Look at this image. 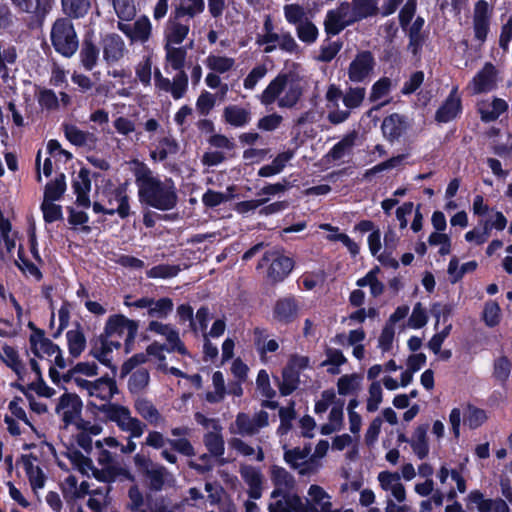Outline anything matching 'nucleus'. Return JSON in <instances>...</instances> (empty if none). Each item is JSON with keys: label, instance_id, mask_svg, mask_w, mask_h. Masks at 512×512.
I'll list each match as a JSON object with an SVG mask.
<instances>
[{"label": "nucleus", "instance_id": "ea45409f", "mask_svg": "<svg viewBox=\"0 0 512 512\" xmlns=\"http://www.w3.org/2000/svg\"><path fill=\"white\" fill-rule=\"evenodd\" d=\"M377 0H352L350 14L354 22L372 17L378 14Z\"/></svg>", "mask_w": 512, "mask_h": 512}, {"label": "nucleus", "instance_id": "6e6d98bb", "mask_svg": "<svg viewBox=\"0 0 512 512\" xmlns=\"http://www.w3.org/2000/svg\"><path fill=\"white\" fill-rule=\"evenodd\" d=\"M366 89L363 87H350L343 95L344 110L349 112L360 107L365 99Z\"/></svg>", "mask_w": 512, "mask_h": 512}, {"label": "nucleus", "instance_id": "412c9836", "mask_svg": "<svg viewBox=\"0 0 512 512\" xmlns=\"http://www.w3.org/2000/svg\"><path fill=\"white\" fill-rule=\"evenodd\" d=\"M117 27L132 42L145 43L149 40L152 32L151 22L146 16L139 17L133 24H126L120 21Z\"/></svg>", "mask_w": 512, "mask_h": 512}, {"label": "nucleus", "instance_id": "ddd939ff", "mask_svg": "<svg viewBox=\"0 0 512 512\" xmlns=\"http://www.w3.org/2000/svg\"><path fill=\"white\" fill-rule=\"evenodd\" d=\"M137 331L138 323L121 314L110 316L104 328L106 337L125 336L126 352L130 351V346L135 340Z\"/></svg>", "mask_w": 512, "mask_h": 512}, {"label": "nucleus", "instance_id": "72a5a7b5", "mask_svg": "<svg viewBox=\"0 0 512 512\" xmlns=\"http://www.w3.org/2000/svg\"><path fill=\"white\" fill-rule=\"evenodd\" d=\"M311 453V447L305 446L304 448L286 449L284 451V460L294 469H300L299 473L302 475L310 472L309 468H302L307 464V458Z\"/></svg>", "mask_w": 512, "mask_h": 512}, {"label": "nucleus", "instance_id": "a19ab883", "mask_svg": "<svg viewBox=\"0 0 512 512\" xmlns=\"http://www.w3.org/2000/svg\"><path fill=\"white\" fill-rule=\"evenodd\" d=\"M181 17H174L167 23L165 38L166 44H181L189 32V24L181 23L179 21Z\"/></svg>", "mask_w": 512, "mask_h": 512}, {"label": "nucleus", "instance_id": "de8ad7c7", "mask_svg": "<svg viewBox=\"0 0 512 512\" xmlns=\"http://www.w3.org/2000/svg\"><path fill=\"white\" fill-rule=\"evenodd\" d=\"M424 19L422 17H417L415 21L409 26L408 36H409V45L408 49L412 52L413 55H416L422 44L424 42V36L422 34V28L424 26Z\"/></svg>", "mask_w": 512, "mask_h": 512}, {"label": "nucleus", "instance_id": "7ed1b4c3", "mask_svg": "<svg viewBox=\"0 0 512 512\" xmlns=\"http://www.w3.org/2000/svg\"><path fill=\"white\" fill-rule=\"evenodd\" d=\"M67 457L75 469L82 475H92L95 479L104 483H112L117 479L134 480L133 475L117 461L111 464L100 465L101 468H96L91 458L83 455L77 450H72L67 453Z\"/></svg>", "mask_w": 512, "mask_h": 512}, {"label": "nucleus", "instance_id": "e433bc0d", "mask_svg": "<svg viewBox=\"0 0 512 512\" xmlns=\"http://www.w3.org/2000/svg\"><path fill=\"white\" fill-rule=\"evenodd\" d=\"M382 132L389 141L398 139L406 129L405 118L399 114H392L384 118Z\"/></svg>", "mask_w": 512, "mask_h": 512}, {"label": "nucleus", "instance_id": "5701e85b", "mask_svg": "<svg viewBox=\"0 0 512 512\" xmlns=\"http://www.w3.org/2000/svg\"><path fill=\"white\" fill-rule=\"evenodd\" d=\"M467 502L475 505L478 512H510L506 501L502 498H486L480 490H472L467 496Z\"/></svg>", "mask_w": 512, "mask_h": 512}, {"label": "nucleus", "instance_id": "6ab92c4d", "mask_svg": "<svg viewBox=\"0 0 512 512\" xmlns=\"http://www.w3.org/2000/svg\"><path fill=\"white\" fill-rule=\"evenodd\" d=\"M150 332L163 336L168 344L167 350L170 352H178L179 354L186 355L187 349L184 343L180 340L178 331L170 324H164L158 321H151L148 325Z\"/></svg>", "mask_w": 512, "mask_h": 512}, {"label": "nucleus", "instance_id": "338daca9", "mask_svg": "<svg viewBox=\"0 0 512 512\" xmlns=\"http://www.w3.org/2000/svg\"><path fill=\"white\" fill-rule=\"evenodd\" d=\"M383 400V391L380 382L373 381L368 389L366 409L368 412H375L379 409Z\"/></svg>", "mask_w": 512, "mask_h": 512}, {"label": "nucleus", "instance_id": "f704fd0d", "mask_svg": "<svg viewBox=\"0 0 512 512\" xmlns=\"http://www.w3.org/2000/svg\"><path fill=\"white\" fill-rule=\"evenodd\" d=\"M507 109V102L501 98H494L492 102L482 101L478 104V111L484 122L496 120Z\"/></svg>", "mask_w": 512, "mask_h": 512}, {"label": "nucleus", "instance_id": "bb28decb", "mask_svg": "<svg viewBox=\"0 0 512 512\" xmlns=\"http://www.w3.org/2000/svg\"><path fill=\"white\" fill-rule=\"evenodd\" d=\"M106 207L107 210H105V214L113 215L117 213L121 218L128 217L130 214V206L126 190L119 187L108 192Z\"/></svg>", "mask_w": 512, "mask_h": 512}, {"label": "nucleus", "instance_id": "c85d7f7f", "mask_svg": "<svg viewBox=\"0 0 512 512\" xmlns=\"http://www.w3.org/2000/svg\"><path fill=\"white\" fill-rule=\"evenodd\" d=\"M110 338L111 337H106L104 333L100 335L92 345L90 352L94 358L108 367H111L110 354L114 349H118L120 347V343L118 341H114Z\"/></svg>", "mask_w": 512, "mask_h": 512}, {"label": "nucleus", "instance_id": "bf43d9fd", "mask_svg": "<svg viewBox=\"0 0 512 512\" xmlns=\"http://www.w3.org/2000/svg\"><path fill=\"white\" fill-rule=\"evenodd\" d=\"M214 391L206 394V400L210 403H218L224 399L226 394L225 380L222 372L216 371L212 376Z\"/></svg>", "mask_w": 512, "mask_h": 512}, {"label": "nucleus", "instance_id": "58836bf2", "mask_svg": "<svg viewBox=\"0 0 512 512\" xmlns=\"http://www.w3.org/2000/svg\"><path fill=\"white\" fill-rule=\"evenodd\" d=\"M178 149L179 145L173 137L164 136L157 140L155 148L150 152V157L154 161L162 162L169 155L176 154Z\"/></svg>", "mask_w": 512, "mask_h": 512}, {"label": "nucleus", "instance_id": "2f4dec72", "mask_svg": "<svg viewBox=\"0 0 512 512\" xmlns=\"http://www.w3.org/2000/svg\"><path fill=\"white\" fill-rule=\"evenodd\" d=\"M125 51V43L119 35L108 34L103 38V56L106 61H118L124 56Z\"/></svg>", "mask_w": 512, "mask_h": 512}, {"label": "nucleus", "instance_id": "20e7f679", "mask_svg": "<svg viewBox=\"0 0 512 512\" xmlns=\"http://www.w3.org/2000/svg\"><path fill=\"white\" fill-rule=\"evenodd\" d=\"M29 326L34 330L29 338L30 351L34 355V358L30 359V366L35 373V379L40 380L41 368L36 358L54 363L59 368H64L66 363L60 348L46 338L42 330L36 329L32 323Z\"/></svg>", "mask_w": 512, "mask_h": 512}, {"label": "nucleus", "instance_id": "9d476101", "mask_svg": "<svg viewBox=\"0 0 512 512\" xmlns=\"http://www.w3.org/2000/svg\"><path fill=\"white\" fill-rule=\"evenodd\" d=\"M470 429H477L488 420L487 412L475 405L467 403L462 408H453L449 415V423L456 438L460 436L461 420Z\"/></svg>", "mask_w": 512, "mask_h": 512}, {"label": "nucleus", "instance_id": "473e14b6", "mask_svg": "<svg viewBox=\"0 0 512 512\" xmlns=\"http://www.w3.org/2000/svg\"><path fill=\"white\" fill-rule=\"evenodd\" d=\"M134 408L141 418L151 425L158 426L165 422L155 405L145 398H138L134 403Z\"/></svg>", "mask_w": 512, "mask_h": 512}, {"label": "nucleus", "instance_id": "f257e3e1", "mask_svg": "<svg viewBox=\"0 0 512 512\" xmlns=\"http://www.w3.org/2000/svg\"><path fill=\"white\" fill-rule=\"evenodd\" d=\"M135 182L138 197L142 204L168 211L176 207L178 195L172 179L161 180L145 164H139L135 170Z\"/></svg>", "mask_w": 512, "mask_h": 512}, {"label": "nucleus", "instance_id": "13d9d810", "mask_svg": "<svg viewBox=\"0 0 512 512\" xmlns=\"http://www.w3.org/2000/svg\"><path fill=\"white\" fill-rule=\"evenodd\" d=\"M66 336L70 355L78 357L86 347V338L84 333L77 328L68 331Z\"/></svg>", "mask_w": 512, "mask_h": 512}, {"label": "nucleus", "instance_id": "052dcab7", "mask_svg": "<svg viewBox=\"0 0 512 512\" xmlns=\"http://www.w3.org/2000/svg\"><path fill=\"white\" fill-rule=\"evenodd\" d=\"M150 375L147 369L139 368L134 371L128 381V388L132 393L143 391L149 384Z\"/></svg>", "mask_w": 512, "mask_h": 512}, {"label": "nucleus", "instance_id": "4c0bfd02", "mask_svg": "<svg viewBox=\"0 0 512 512\" xmlns=\"http://www.w3.org/2000/svg\"><path fill=\"white\" fill-rule=\"evenodd\" d=\"M73 189L77 195V203L83 207L90 206V199L88 193L91 189V181L89 179V172L86 169H81L73 181Z\"/></svg>", "mask_w": 512, "mask_h": 512}, {"label": "nucleus", "instance_id": "4d7b16f0", "mask_svg": "<svg viewBox=\"0 0 512 512\" xmlns=\"http://www.w3.org/2000/svg\"><path fill=\"white\" fill-rule=\"evenodd\" d=\"M166 61L174 70L183 71L185 64L186 49L183 47H174L170 44L165 45Z\"/></svg>", "mask_w": 512, "mask_h": 512}, {"label": "nucleus", "instance_id": "69168bd1", "mask_svg": "<svg viewBox=\"0 0 512 512\" xmlns=\"http://www.w3.org/2000/svg\"><path fill=\"white\" fill-rule=\"evenodd\" d=\"M296 33L300 41L306 44H312L318 38V28L309 19L296 26Z\"/></svg>", "mask_w": 512, "mask_h": 512}, {"label": "nucleus", "instance_id": "8fccbe9b", "mask_svg": "<svg viewBox=\"0 0 512 512\" xmlns=\"http://www.w3.org/2000/svg\"><path fill=\"white\" fill-rule=\"evenodd\" d=\"M205 65L211 71L223 74L231 71L235 66V59L218 54H210L205 60Z\"/></svg>", "mask_w": 512, "mask_h": 512}, {"label": "nucleus", "instance_id": "c756f323", "mask_svg": "<svg viewBox=\"0 0 512 512\" xmlns=\"http://www.w3.org/2000/svg\"><path fill=\"white\" fill-rule=\"evenodd\" d=\"M240 475L248 486V494L252 499H259L262 495L263 475L259 469L244 465L240 468Z\"/></svg>", "mask_w": 512, "mask_h": 512}, {"label": "nucleus", "instance_id": "1a4fd4ad", "mask_svg": "<svg viewBox=\"0 0 512 512\" xmlns=\"http://www.w3.org/2000/svg\"><path fill=\"white\" fill-rule=\"evenodd\" d=\"M83 403L80 397L73 393L62 394L55 406V413L65 427L73 425L77 430H84L89 422L82 418Z\"/></svg>", "mask_w": 512, "mask_h": 512}, {"label": "nucleus", "instance_id": "37998d69", "mask_svg": "<svg viewBox=\"0 0 512 512\" xmlns=\"http://www.w3.org/2000/svg\"><path fill=\"white\" fill-rule=\"evenodd\" d=\"M297 310L298 306L294 298H283L277 301L274 316L278 321L288 323L296 317Z\"/></svg>", "mask_w": 512, "mask_h": 512}, {"label": "nucleus", "instance_id": "680f3d73", "mask_svg": "<svg viewBox=\"0 0 512 512\" xmlns=\"http://www.w3.org/2000/svg\"><path fill=\"white\" fill-rule=\"evenodd\" d=\"M173 310V302L170 298H161L157 301L151 298L148 315L152 318H166Z\"/></svg>", "mask_w": 512, "mask_h": 512}, {"label": "nucleus", "instance_id": "4468645a", "mask_svg": "<svg viewBox=\"0 0 512 512\" xmlns=\"http://www.w3.org/2000/svg\"><path fill=\"white\" fill-rule=\"evenodd\" d=\"M375 58L370 51H361L350 62L347 75L353 83H363L369 79L375 68Z\"/></svg>", "mask_w": 512, "mask_h": 512}, {"label": "nucleus", "instance_id": "aec40b11", "mask_svg": "<svg viewBox=\"0 0 512 512\" xmlns=\"http://www.w3.org/2000/svg\"><path fill=\"white\" fill-rule=\"evenodd\" d=\"M150 491L160 492L167 486H173L175 478L162 464L155 463L144 475Z\"/></svg>", "mask_w": 512, "mask_h": 512}, {"label": "nucleus", "instance_id": "09e8293b", "mask_svg": "<svg viewBox=\"0 0 512 512\" xmlns=\"http://www.w3.org/2000/svg\"><path fill=\"white\" fill-rule=\"evenodd\" d=\"M357 132L352 131L345 135L338 143H336L329 152V156L333 160H339L349 154L356 142Z\"/></svg>", "mask_w": 512, "mask_h": 512}, {"label": "nucleus", "instance_id": "4be33fe9", "mask_svg": "<svg viewBox=\"0 0 512 512\" xmlns=\"http://www.w3.org/2000/svg\"><path fill=\"white\" fill-rule=\"evenodd\" d=\"M490 12L488 3L484 0L476 2L473 12V30L475 39L484 43L490 29Z\"/></svg>", "mask_w": 512, "mask_h": 512}, {"label": "nucleus", "instance_id": "6e6552de", "mask_svg": "<svg viewBox=\"0 0 512 512\" xmlns=\"http://www.w3.org/2000/svg\"><path fill=\"white\" fill-rule=\"evenodd\" d=\"M50 38L54 49L65 57L72 56L78 49L77 34L67 18H59L53 23Z\"/></svg>", "mask_w": 512, "mask_h": 512}, {"label": "nucleus", "instance_id": "cd10ccee", "mask_svg": "<svg viewBox=\"0 0 512 512\" xmlns=\"http://www.w3.org/2000/svg\"><path fill=\"white\" fill-rule=\"evenodd\" d=\"M461 108L462 104L458 94V87H453L449 96L436 111L435 119L441 123L449 122L457 117L461 112Z\"/></svg>", "mask_w": 512, "mask_h": 512}, {"label": "nucleus", "instance_id": "9b49d317", "mask_svg": "<svg viewBox=\"0 0 512 512\" xmlns=\"http://www.w3.org/2000/svg\"><path fill=\"white\" fill-rule=\"evenodd\" d=\"M267 263H270L267 269V280L271 284L282 282L294 268V261L278 250L265 252L257 269H262Z\"/></svg>", "mask_w": 512, "mask_h": 512}, {"label": "nucleus", "instance_id": "79ce46f5", "mask_svg": "<svg viewBox=\"0 0 512 512\" xmlns=\"http://www.w3.org/2000/svg\"><path fill=\"white\" fill-rule=\"evenodd\" d=\"M66 138L76 146L92 147L97 138L93 133L80 130L75 125H66L64 128Z\"/></svg>", "mask_w": 512, "mask_h": 512}, {"label": "nucleus", "instance_id": "39448f33", "mask_svg": "<svg viewBox=\"0 0 512 512\" xmlns=\"http://www.w3.org/2000/svg\"><path fill=\"white\" fill-rule=\"evenodd\" d=\"M73 384L81 393L91 399L89 405L97 409L100 404H111L110 400L118 393L116 381L109 376H103L94 381L82 376H75L73 377Z\"/></svg>", "mask_w": 512, "mask_h": 512}, {"label": "nucleus", "instance_id": "e2e57ef3", "mask_svg": "<svg viewBox=\"0 0 512 512\" xmlns=\"http://www.w3.org/2000/svg\"><path fill=\"white\" fill-rule=\"evenodd\" d=\"M112 4L116 15L122 21L132 20L137 13L134 0H112Z\"/></svg>", "mask_w": 512, "mask_h": 512}, {"label": "nucleus", "instance_id": "a211bd4d", "mask_svg": "<svg viewBox=\"0 0 512 512\" xmlns=\"http://www.w3.org/2000/svg\"><path fill=\"white\" fill-rule=\"evenodd\" d=\"M270 479L274 486L270 497L276 498L286 493H296V481L294 476L285 468L274 465L270 469Z\"/></svg>", "mask_w": 512, "mask_h": 512}, {"label": "nucleus", "instance_id": "2eb2a0df", "mask_svg": "<svg viewBox=\"0 0 512 512\" xmlns=\"http://www.w3.org/2000/svg\"><path fill=\"white\" fill-rule=\"evenodd\" d=\"M377 480L383 491L389 493L387 499H394L398 504L406 501V489L401 482V476L397 472L381 471Z\"/></svg>", "mask_w": 512, "mask_h": 512}, {"label": "nucleus", "instance_id": "0e129e2a", "mask_svg": "<svg viewBox=\"0 0 512 512\" xmlns=\"http://www.w3.org/2000/svg\"><path fill=\"white\" fill-rule=\"evenodd\" d=\"M298 384L299 375L297 372L285 367L282 372V382L279 383V391L281 395H290L297 389Z\"/></svg>", "mask_w": 512, "mask_h": 512}, {"label": "nucleus", "instance_id": "393cba45", "mask_svg": "<svg viewBox=\"0 0 512 512\" xmlns=\"http://www.w3.org/2000/svg\"><path fill=\"white\" fill-rule=\"evenodd\" d=\"M268 504L269 512H307L304 500L297 493H286L276 498H271Z\"/></svg>", "mask_w": 512, "mask_h": 512}, {"label": "nucleus", "instance_id": "b1692460", "mask_svg": "<svg viewBox=\"0 0 512 512\" xmlns=\"http://www.w3.org/2000/svg\"><path fill=\"white\" fill-rule=\"evenodd\" d=\"M497 71L493 64L486 63L483 68L473 77L469 88L473 94H481L492 91L497 84Z\"/></svg>", "mask_w": 512, "mask_h": 512}, {"label": "nucleus", "instance_id": "f03ea898", "mask_svg": "<svg viewBox=\"0 0 512 512\" xmlns=\"http://www.w3.org/2000/svg\"><path fill=\"white\" fill-rule=\"evenodd\" d=\"M304 94L301 79L291 72L279 73L259 95L261 104L274 103L281 109H293Z\"/></svg>", "mask_w": 512, "mask_h": 512}, {"label": "nucleus", "instance_id": "603ef678", "mask_svg": "<svg viewBox=\"0 0 512 512\" xmlns=\"http://www.w3.org/2000/svg\"><path fill=\"white\" fill-rule=\"evenodd\" d=\"M362 377L359 374H346L337 381V389L340 395H350L357 392L361 387Z\"/></svg>", "mask_w": 512, "mask_h": 512}, {"label": "nucleus", "instance_id": "dca6fc26", "mask_svg": "<svg viewBox=\"0 0 512 512\" xmlns=\"http://www.w3.org/2000/svg\"><path fill=\"white\" fill-rule=\"evenodd\" d=\"M353 23L355 22L350 14V4L343 2L336 9L328 11L324 25L328 34L336 35Z\"/></svg>", "mask_w": 512, "mask_h": 512}, {"label": "nucleus", "instance_id": "774afa93", "mask_svg": "<svg viewBox=\"0 0 512 512\" xmlns=\"http://www.w3.org/2000/svg\"><path fill=\"white\" fill-rule=\"evenodd\" d=\"M283 11L286 21L295 26L308 19L305 9L299 4H287L283 7Z\"/></svg>", "mask_w": 512, "mask_h": 512}, {"label": "nucleus", "instance_id": "c9c22d12", "mask_svg": "<svg viewBox=\"0 0 512 512\" xmlns=\"http://www.w3.org/2000/svg\"><path fill=\"white\" fill-rule=\"evenodd\" d=\"M428 425H419L415 428L409 444L414 454L420 459H424L429 454V443L427 438Z\"/></svg>", "mask_w": 512, "mask_h": 512}, {"label": "nucleus", "instance_id": "f8f14e48", "mask_svg": "<svg viewBox=\"0 0 512 512\" xmlns=\"http://www.w3.org/2000/svg\"><path fill=\"white\" fill-rule=\"evenodd\" d=\"M269 425V414L264 410L256 412L253 416L240 412L236 415L234 422L229 425V432L232 435L241 437H252L257 435L261 429Z\"/></svg>", "mask_w": 512, "mask_h": 512}, {"label": "nucleus", "instance_id": "5fc2aeb1", "mask_svg": "<svg viewBox=\"0 0 512 512\" xmlns=\"http://www.w3.org/2000/svg\"><path fill=\"white\" fill-rule=\"evenodd\" d=\"M66 190L65 175L60 174L54 181L47 183L43 201L55 202L59 200Z\"/></svg>", "mask_w": 512, "mask_h": 512}, {"label": "nucleus", "instance_id": "864d4df0", "mask_svg": "<svg viewBox=\"0 0 512 512\" xmlns=\"http://www.w3.org/2000/svg\"><path fill=\"white\" fill-rule=\"evenodd\" d=\"M63 11L71 18H81L87 14L90 9L89 0H61Z\"/></svg>", "mask_w": 512, "mask_h": 512}, {"label": "nucleus", "instance_id": "7c9ffc66", "mask_svg": "<svg viewBox=\"0 0 512 512\" xmlns=\"http://www.w3.org/2000/svg\"><path fill=\"white\" fill-rule=\"evenodd\" d=\"M223 118L230 126L244 127L251 121V111L247 107L231 104L224 108Z\"/></svg>", "mask_w": 512, "mask_h": 512}, {"label": "nucleus", "instance_id": "0eeeda50", "mask_svg": "<svg viewBox=\"0 0 512 512\" xmlns=\"http://www.w3.org/2000/svg\"><path fill=\"white\" fill-rule=\"evenodd\" d=\"M98 410L104 414L107 420L116 426L130 438H140L146 429V424L132 416L130 409L120 404H100Z\"/></svg>", "mask_w": 512, "mask_h": 512}, {"label": "nucleus", "instance_id": "c03bdc74", "mask_svg": "<svg viewBox=\"0 0 512 512\" xmlns=\"http://www.w3.org/2000/svg\"><path fill=\"white\" fill-rule=\"evenodd\" d=\"M293 157L294 152L292 150L278 154L270 164L259 169L258 175L261 177H270L279 174Z\"/></svg>", "mask_w": 512, "mask_h": 512}, {"label": "nucleus", "instance_id": "a18cd8bd", "mask_svg": "<svg viewBox=\"0 0 512 512\" xmlns=\"http://www.w3.org/2000/svg\"><path fill=\"white\" fill-rule=\"evenodd\" d=\"M203 443L212 456L221 457L224 455L225 442L222 430L207 431L203 436Z\"/></svg>", "mask_w": 512, "mask_h": 512}, {"label": "nucleus", "instance_id": "a878e982", "mask_svg": "<svg viewBox=\"0 0 512 512\" xmlns=\"http://www.w3.org/2000/svg\"><path fill=\"white\" fill-rule=\"evenodd\" d=\"M304 505L307 507V512H331L332 508L330 495L318 485L309 487Z\"/></svg>", "mask_w": 512, "mask_h": 512}, {"label": "nucleus", "instance_id": "423d86ee", "mask_svg": "<svg viewBox=\"0 0 512 512\" xmlns=\"http://www.w3.org/2000/svg\"><path fill=\"white\" fill-rule=\"evenodd\" d=\"M166 444H169L171 448L184 456H194L195 450L191 442L187 438L169 439L165 435L157 430H151L147 433L143 445L150 447L155 450H161V458L169 464H177V455L166 449Z\"/></svg>", "mask_w": 512, "mask_h": 512}, {"label": "nucleus", "instance_id": "3c124183", "mask_svg": "<svg viewBox=\"0 0 512 512\" xmlns=\"http://www.w3.org/2000/svg\"><path fill=\"white\" fill-rule=\"evenodd\" d=\"M24 466L31 488L37 494L38 490L45 486L46 475L38 465H34L31 461H25Z\"/></svg>", "mask_w": 512, "mask_h": 512}, {"label": "nucleus", "instance_id": "49530a36", "mask_svg": "<svg viewBox=\"0 0 512 512\" xmlns=\"http://www.w3.org/2000/svg\"><path fill=\"white\" fill-rule=\"evenodd\" d=\"M229 447L236 451L238 454L242 456H253L256 455V460L261 462L264 460V452L261 446H257V448H254L250 444H248L246 441L242 440L239 437H232L228 441Z\"/></svg>", "mask_w": 512, "mask_h": 512}, {"label": "nucleus", "instance_id": "f3484780", "mask_svg": "<svg viewBox=\"0 0 512 512\" xmlns=\"http://www.w3.org/2000/svg\"><path fill=\"white\" fill-rule=\"evenodd\" d=\"M344 93L335 84L328 86L325 99L327 101V108L329 109L327 119L334 125L345 122L350 117L348 110H342L339 108V100H343Z\"/></svg>", "mask_w": 512, "mask_h": 512}]
</instances>
